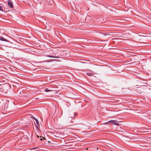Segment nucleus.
I'll return each mask as SVG.
<instances>
[{"instance_id": "1", "label": "nucleus", "mask_w": 151, "mask_h": 151, "mask_svg": "<svg viewBox=\"0 0 151 151\" xmlns=\"http://www.w3.org/2000/svg\"><path fill=\"white\" fill-rule=\"evenodd\" d=\"M118 122L117 121L115 120H111L109 121L106 124H113L116 125H118L119 124L118 123Z\"/></svg>"}, {"instance_id": "2", "label": "nucleus", "mask_w": 151, "mask_h": 151, "mask_svg": "<svg viewBox=\"0 0 151 151\" xmlns=\"http://www.w3.org/2000/svg\"><path fill=\"white\" fill-rule=\"evenodd\" d=\"M8 4L9 6L10 7H13V6L12 4V2L10 0H9L8 1Z\"/></svg>"}, {"instance_id": "3", "label": "nucleus", "mask_w": 151, "mask_h": 151, "mask_svg": "<svg viewBox=\"0 0 151 151\" xmlns=\"http://www.w3.org/2000/svg\"><path fill=\"white\" fill-rule=\"evenodd\" d=\"M112 32H111L109 34L107 33H103L102 34L104 36H107L108 35H113L112 34Z\"/></svg>"}, {"instance_id": "4", "label": "nucleus", "mask_w": 151, "mask_h": 151, "mask_svg": "<svg viewBox=\"0 0 151 151\" xmlns=\"http://www.w3.org/2000/svg\"><path fill=\"white\" fill-rule=\"evenodd\" d=\"M46 56L47 57H50V58H59V57L58 56H56L55 55L54 56H52V55H47Z\"/></svg>"}, {"instance_id": "5", "label": "nucleus", "mask_w": 151, "mask_h": 151, "mask_svg": "<svg viewBox=\"0 0 151 151\" xmlns=\"http://www.w3.org/2000/svg\"><path fill=\"white\" fill-rule=\"evenodd\" d=\"M0 40L5 41L7 42H8V41L7 40L3 38L2 37H0Z\"/></svg>"}, {"instance_id": "6", "label": "nucleus", "mask_w": 151, "mask_h": 151, "mask_svg": "<svg viewBox=\"0 0 151 151\" xmlns=\"http://www.w3.org/2000/svg\"><path fill=\"white\" fill-rule=\"evenodd\" d=\"M86 74L88 76H92L93 75V74L92 73H87Z\"/></svg>"}, {"instance_id": "7", "label": "nucleus", "mask_w": 151, "mask_h": 151, "mask_svg": "<svg viewBox=\"0 0 151 151\" xmlns=\"http://www.w3.org/2000/svg\"><path fill=\"white\" fill-rule=\"evenodd\" d=\"M139 138H134L133 139V141H139Z\"/></svg>"}, {"instance_id": "8", "label": "nucleus", "mask_w": 151, "mask_h": 151, "mask_svg": "<svg viewBox=\"0 0 151 151\" xmlns=\"http://www.w3.org/2000/svg\"><path fill=\"white\" fill-rule=\"evenodd\" d=\"M36 119L35 120L36 122V123L37 124V125L38 126H39V122L38 120L37 119Z\"/></svg>"}, {"instance_id": "9", "label": "nucleus", "mask_w": 151, "mask_h": 151, "mask_svg": "<svg viewBox=\"0 0 151 151\" xmlns=\"http://www.w3.org/2000/svg\"><path fill=\"white\" fill-rule=\"evenodd\" d=\"M75 114V113H74V114H72L70 115V117L72 118H73L74 117V115Z\"/></svg>"}, {"instance_id": "10", "label": "nucleus", "mask_w": 151, "mask_h": 151, "mask_svg": "<svg viewBox=\"0 0 151 151\" xmlns=\"http://www.w3.org/2000/svg\"><path fill=\"white\" fill-rule=\"evenodd\" d=\"M52 90L48 89V88H47L45 90V91L46 92H48L51 91Z\"/></svg>"}, {"instance_id": "11", "label": "nucleus", "mask_w": 151, "mask_h": 151, "mask_svg": "<svg viewBox=\"0 0 151 151\" xmlns=\"http://www.w3.org/2000/svg\"><path fill=\"white\" fill-rule=\"evenodd\" d=\"M0 11H3V9L2 8V6H0Z\"/></svg>"}, {"instance_id": "12", "label": "nucleus", "mask_w": 151, "mask_h": 151, "mask_svg": "<svg viewBox=\"0 0 151 151\" xmlns=\"http://www.w3.org/2000/svg\"><path fill=\"white\" fill-rule=\"evenodd\" d=\"M32 118L35 120L36 119H36L35 117H34L33 116H32Z\"/></svg>"}, {"instance_id": "13", "label": "nucleus", "mask_w": 151, "mask_h": 151, "mask_svg": "<svg viewBox=\"0 0 151 151\" xmlns=\"http://www.w3.org/2000/svg\"><path fill=\"white\" fill-rule=\"evenodd\" d=\"M52 52H52V51H51V53H50V54L52 55L53 54V53H52Z\"/></svg>"}, {"instance_id": "14", "label": "nucleus", "mask_w": 151, "mask_h": 151, "mask_svg": "<svg viewBox=\"0 0 151 151\" xmlns=\"http://www.w3.org/2000/svg\"><path fill=\"white\" fill-rule=\"evenodd\" d=\"M40 140H43V139H42V138H41V139H40Z\"/></svg>"}, {"instance_id": "15", "label": "nucleus", "mask_w": 151, "mask_h": 151, "mask_svg": "<svg viewBox=\"0 0 151 151\" xmlns=\"http://www.w3.org/2000/svg\"><path fill=\"white\" fill-rule=\"evenodd\" d=\"M37 137H39V136L38 135H37Z\"/></svg>"}, {"instance_id": "16", "label": "nucleus", "mask_w": 151, "mask_h": 151, "mask_svg": "<svg viewBox=\"0 0 151 151\" xmlns=\"http://www.w3.org/2000/svg\"><path fill=\"white\" fill-rule=\"evenodd\" d=\"M40 137H41V136H40Z\"/></svg>"}]
</instances>
